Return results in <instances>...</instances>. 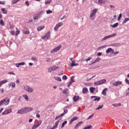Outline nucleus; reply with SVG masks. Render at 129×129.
<instances>
[{"label":"nucleus","instance_id":"obj_52","mask_svg":"<svg viewBox=\"0 0 129 129\" xmlns=\"http://www.w3.org/2000/svg\"><path fill=\"white\" fill-rule=\"evenodd\" d=\"M6 110L7 111L8 113H11V112H12V108L8 109Z\"/></svg>","mask_w":129,"mask_h":129},{"label":"nucleus","instance_id":"obj_60","mask_svg":"<svg viewBox=\"0 0 129 129\" xmlns=\"http://www.w3.org/2000/svg\"><path fill=\"white\" fill-rule=\"evenodd\" d=\"M125 83L129 85V80L127 79H125Z\"/></svg>","mask_w":129,"mask_h":129},{"label":"nucleus","instance_id":"obj_20","mask_svg":"<svg viewBox=\"0 0 129 129\" xmlns=\"http://www.w3.org/2000/svg\"><path fill=\"white\" fill-rule=\"evenodd\" d=\"M66 124H67V121L65 120L62 123L61 125L60 126L61 128H63L65 126V125Z\"/></svg>","mask_w":129,"mask_h":129},{"label":"nucleus","instance_id":"obj_37","mask_svg":"<svg viewBox=\"0 0 129 129\" xmlns=\"http://www.w3.org/2000/svg\"><path fill=\"white\" fill-rule=\"evenodd\" d=\"M75 77H74V76H73L71 77V82L73 83V82H75V81H74V78H75Z\"/></svg>","mask_w":129,"mask_h":129},{"label":"nucleus","instance_id":"obj_32","mask_svg":"<svg viewBox=\"0 0 129 129\" xmlns=\"http://www.w3.org/2000/svg\"><path fill=\"white\" fill-rule=\"evenodd\" d=\"M51 70L52 71H55V70H57V69H58V67H52L51 68Z\"/></svg>","mask_w":129,"mask_h":129},{"label":"nucleus","instance_id":"obj_16","mask_svg":"<svg viewBox=\"0 0 129 129\" xmlns=\"http://www.w3.org/2000/svg\"><path fill=\"white\" fill-rule=\"evenodd\" d=\"M62 93H63V94H67V95H68V94H69V89H64L62 91Z\"/></svg>","mask_w":129,"mask_h":129},{"label":"nucleus","instance_id":"obj_61","mask_svg":"<svg viewBox=\"0 0 129 129\" xmlns=\"http://www.w3.org/2000/svg\"><path fill=\"white\" fill-rule=\"evenodd\" d=\"M72 82L70 81L69 83V84H68V87H70V85H71V84H72Z\"/></svg>","mask_w":129,"mask_h":129},{"label":"nucleus","instance_id":"obj_59","mask_svg":"<svg viewBox=\"0 0 129 129\" xmlns=\"http://www.w3.org/2000/svg\"><path fill=\"white\" fill-rule=\"evenodd\" d=\"M63 113H64V114H66V113H68V110H67V109H64V110H63Z\"/></svg>","mask_w":129,"mask_h":129},{"label":"nucleus","instance_id":"obj_26","mask_svg":"<svg viewBox=\"0 0 129 129\" xmlns=\"http://www.w3.org/2000/svg\"><path fill=\"white\" fill-rule=\"evenodd\" d=\"M21 0H13L12 2V5H16V4H17V3H19V2H20Z\"/></svg>","mask_w":129,"mask_h":129},{"label":"nucleus","instance_id":"obj_4","mask_svg":"<svg viewBox=\"0 0 129 129\" xmlns=\"http://www.w3.org/2000/svg\"><path fill=\"white\" fill-rule=\"evenodd\" d=\"M24 110L25 113H28V112H30V111H32L33 110V108L31 107H26L23 108Z\"/></svg>","mask_w":129,"mask_h":129},{"label":"nucleus","instance_id":"obj_6","mask_svg":"<svg viewBox=\"0 0 129 129\" xmlns=\"http://www.w3.org/2000/svg\"><path fill=\"white\" fill-rule=\"evenodd\" d=\"M61 45H59L58 46L55 47L53 48L52 50L50 51V53H52V54L55 53V52H57V51H59L60 48H61Z\"/></svg>","mask_w":129,"mask_h":129},{"label":"nucleus","instance_id":"obj_22","mask_svg":"<svg viewBox=\"0 0 129 129\" xmlns=\"http://www.w3.org/2000/svg\"><path fill=\"white\" fill-rule=\"evenodd\" d=\"M99 82H100V85L103 84L105 83V82H106V80L102 79V80L99 81Z\"/></svg>","mask_w":129,"mask_h":129},{"label":"nucleus","instance_id":"obj_43","mask_svg":"<svg viewBox=\"0 0 129 129\" xmlns=\"http://www.w3.org/2000/svg\"><path fill=\"white\" fill-rule=\"evenodd\" d=\"M94 84L95 85H100V83L99 81H97V82H95L94 83Z\"/></svg>","mask_w":129,"mask_h":129},{"label":"nucleus","instance_id":"obj_19","mask_svg":"<svg viewBox=\"0 0 129 129\" xmlns=\"http://www.w3.org/2000/svg\"><path fill=\"white\" fill-rule=\"evenodd\" d=\"M21 65H25V62L16 63V67L19 68L20 67V66H21Z\"/></svg>","mask_w":129,"mask_h":129},{"label":"nucleus","instance_id":"obj_9","mask_svg":"<svg viewBox=\"0 0 129 129\" xmlns=\"http://www.w3.org/2000/svg\"><path fill=\"white\" fill-rule=\"evenodd\" d=\"M17 114H24L25 113V110H24V108H22L20 110H19L17 112Z\"/></svg>","mask_w":129,"mask_h":129},{"label":"nucleus","instance_id":"obj_45","mask_svg":"<svg viewBox=\"0 0 129 129\" xmlns=\"http://www.w3.org/2000/svg\"><path fill=\"white\" fill-rule=\"evenodd\" d=\"M121 17H122V14H120L119 15V16H118L117 20H118V21H119V20H120V19H121Z\"/></svg>","mask_w":129,"mask_h":129},{"label":"nucleus","instance_id":"obj_34","mask_svg":"<svg viewBox=\"0 0 129 129\" xmlns=\"http://www.w3.org/2000/svg\"><path fill=\"white\" fill-rule=\"evenodd\" d=\"M61 119H59L57 121H56L55 122V126H58V123H59V122H60V120H61Z\"/></svg>","mask_w":129,"mask_h":129},{"label":"nucleus","instance_id":"obj_33","mask_svg":"<svg viewBox=\"0 0 129 129\" xmlns=\"http://www.w3.org/2000/svg\"><path fill=\"white\" fill-rule=\"evenodd\" d=\"M100 100V97L96 96V98L94 99V101H99Z\"/></svg>","mask_w":129,"mask_h":129},{"label":"nucleus","instance_id":"obj_29","mask_svg":"<svg viewBox=\"0 0 129 129\" xmlns=\"http://www.w3.org/2000/svg\"><path fill=\"white\" fill-rule=\"evenodd\" d=\"M41 123H42V120H40L39 121H38L37 123L36 124V127H38V126H40V125H41Z\"/></svg>","mask_w":129,"mask_h":129},{"label":"nucleus","instance_id":"obj_46","mask_svg":"<svg viewBox=\"0 0 129 129\" xmlns=\"http://www.w3.org/2000/svg\"><path fill=\"white\" fill-rule=\"evenodd\" d=\"M8 114H9V113H8V111H7V110H6L2 113V115H5Z\"/></svg>","mask_w":129,"mask_h":129},{"label":"nucleus","instance_id":"obj_3","mask_svg":"<svg viewBox=\"0 0 129 129\" xmlns=\"http://www.w3.org/2000/svg\"><path fill=\"white\" fill-rule=\"evenodd\" d=\"M115 36H116V33H113V34H111L110 35H107L106 36H105L102 39V41H105V40H107V39H109V38H111L112 37H115Z\"/></svg>","mask_w":129,"mask_h":129},{"label":"nucleus","instance_id":"obj_23","mask_svg":"<svg viewBox=\"0 0 129 129\" xmlns=\"http://www.w3.org/2000/svg\"><path fill=\"white\" fill-rule=\"evenodd\" d=\"M54 79H55V80H56L57 81H58L59 82H60V81H62V80H61V78L59 77H54Z\"/></svg>","mask_w":129,"mask_h":129},{"label":"nucleus","instance_id":"obj_25","mask_svg":"<svg viewBox=\"0 0 129 129\" xmlns=\"http://www.w3.org/2000/svg\"><path fill=\"white\" fill-rule=\"evenodd\" d=\"M120 45L119 43H112L111 44V46H113V47H118Z\"/></svg>","mask_w":129,"mask_h":129},{"label":"nucleus","instance_id":"obj_55","mask_svg":"<svg viewBox=\"0 0 129 129\" xmlns=\"http://www.w3.org/2000/svg\"><path fill=\"white\" fill-rule=\"evenodd\" d=\"M31 60H33V61H36L37 60V57H32Z\"/></svg>","mask_w":129,"mask_h":129},{"label":"nucleus","instance_id":"obj_21","mask_svg":"<svg viewBox=\"0 0 129 129\" xmlns=\"http://www.w3.org/2000/svg\"><path fill=\"white\" fill-rule=\"evenodd\" d=\"M107 90V88H104L102 92V94H103V95H104L105 96L106 95V92H105V91H106Z\"/></svg>","mask_w":129,"mask_h":129},{"label":"nucleus","instance_id":"obj_7","mask_svg":"<svg viewBox=\"0 0 129 129\" xmlns=\"http://www.w3.org/2000/svg\"><path fill=\"white\" fill-rule=\"evenodd\" d=\"M63 25V23L62 22H59L58 24H57L56 26L54 27V31H57L61 26Z\"/></svg>","mask_w":129,"mask_h":129},{"label":"nucleus","instance_id":"obj_51","mask_svg":"<svg viewBox=\"0 0 129 129\" xmlns=\"http://www.w3.org/2000/svg\"><path fill=\"white\" fill-rule=\"evenodd\" d=\"M37 126V124H34L33 126L32 127L31 129H35V128H37V127H36Z\"/></svg>","mask_w":129,"mask_h":129},{"label":"nucleus","instance_id":"obj_36","mask_svg":"<svg viewBox=\"0 0 129 129\" xmlns=\"http://www.w3.org/2000/svg\"><path fill=\"white\" fill-rule=\"evenodd\" d=\"M129 21L128 18H126L124 19V21L122 22V24H125L126 22H128Z\"/></svg>","mask_w":129,"mask_h":129},{"label":"nucleus","instance_id":"obj_44","mask_svg":"<svg viewBox=\"0 0 129 129\" xmlns=\"http://www.w3.org/2000/svg\"><path fill=\"white\" fill-rule=\"evenodd\" d=\"M9 103H10V99H8L7 100V101H6V102L5 103V105H8V104H9Z\"/></svg>","mask_w":129,"mask_h":129},{"label":"nucleus","instance_id":"obj_35","mask_svg":"<svg viewBox=\"0 0 129 129\" xmlns=\"http://www.w3.org/2000/svg\"><path fill=\"white\" fill-rule=\"evenodd\" d=\"M0 25L2 26H5V22L3 19H0Z\"/></svg>","mask_w":129,"mask_h":129},{"label":"nucleus","instance_id":"obj_10","mask_svg":"<svg viewBox=\"0 0 129 129\" xmlns=\"http://www.w3.org/2000/svg\"><path fill=\"white\" fill-rule=\"evenodd\" d=\"M23 33L25 35H29V34H30V31H29V29H28V28H25L23 30Z\"/></svg>","mask_w":129,"mask_h":129},{"label":"nucleus","instance_id":"obj_18","mask_svg":"<svg viewBox=\"0 0 129 129\" xmlns=\"http://www.w3.org/2000/svg\"><path fill=\"white\" fill-rule=\"evenodd\" d=\"M40 13H38L37 15L33 17L34 20H39L40 19Z\"/></svg>","mask_w":129,"mask_h":129},{"label":"nucleus","instance_id":"obj_28","mask_svg":"<svg viewBox=\"0 0 129 129\" xmlns=\"http://www.w3.org/2000/svg\"><path fill=\"white\" fill-rule=\"evenodd\" d=\"M117 26H118V22L114 24L111 25L112 28H116V27H117Z\"/></svg>","mask_w":129,"mask_h":129},{"label":"nucleus","instance_id":"obj_62","mask_svg":"<svg viewBox=\"0 0 129 129\" xmlns=\"http://www.w3.org/2000/svg\"><path fill=\"white\" fill-rule=\"evenodd\" d=\"M63 74H64V72L63 71H61L60 73L59 74H58V75H63Z\"/></svg>","mask_w":129,"mask_h":129},{"label":"nucleus","instance_id":"obj_12","mask_svg":"<svg viewBox=\"0 0 129 129\" xmlns=\"http://www.w3.org/2000/svg\"><path fill=\"white\" fill-rule=\"evenodd\" d=\"M101 60V58L99 57H97L94 61H93L90 65H93V64H95V63L97 62H99Z\"/></svg>","mask_w":129,"mask_h":129},{"label":"nucleus","instance_id":"obj_53","mask_svg":"<svg viewBox=\"0 0 129 129\" xmlns=\"http://www.w3.org/2000/svg\"><path fill=\"white\" fill-rule=\"evenodd\" d=\"M46 62H50L51 61V58L46 57L45 58Z\"/></svg>","mask_w":129,"mask_h":129},{"label":"nucleus","instance_id":"obj_11","mask_svg":"<svg viewBox=\"0 0 129 129\" xmlns=\"http://www.w3.org/2000/svg\"><path fill=\"white\" fill-rule=\"evenodd\" d=\"M110 52H111L112 53H113V52H114V50L111 48V47H110L106 50V53H110Z\"/></svg>","mask_w":129,"mask_h":129},{"label":"nucleus","instance_id":"obj_13","mask_svg":"<svg viewBox=\"0 0 129 129\" xmlns=\"http://www.w3.org/2000/svg\"><path fill=\"white\" fill-rule=\"evenodd\" d=\"M79 98H80L79 96H74L73 98V99L75 102H76V101H78V100H79Z\"/></svg>","mask_w":129,"mask_h":129},{"label":"nucleus","instance_id":"obj_24","mask_svg":"<svg viewBox=\"0 0 129 129\" xmlns=\"http://www.w3.org/2000/svg\"><path fill=\"white\" fill-rule=\"evenodd\" d=\"M94 90H95V88L94 87H90V91L91 93H94Z\"/></svg>","mask_w":129,"mask_h":129},{"label":"nucleus","instance_id":"obj_47","mask_svg":"<svg viewBox=\"0 0 129 129\" xmlns=\"http://www.w3.org/2000/svg\"><path fill=\"white\" fill-rule=\"evenodd\" d=\"M11 86L14 88L16 87V83L11 82Z\"/></svg>","mask_w":129,"mask_h":129},{"label":"nucleus","instance_id":"obj_8","mask_svg":"<svg viewBox=\"0 0 129 129\" xmlns=\"http://www.w3.org/2000/svg\"><path fill=\"white\" fill-rule=\"evenodd\" d=\"M122 84V82L121 81H116L113 83V86H118V85H121Z\"/></svg>","mask_w":129,"mask_h":129},{"label":"nucleus","instance_id":"obj_42","mask_svg":"<svg viewBox=\"0 0 129 129\" xmlns=\"http://www.w3.org/2000/svg\"><path fill=\"white\" fill-rule=\"evenodd\" d=\"M52 10H48L46 11V14L47 15H49V14H52Z\"/></svg>","mask_w":129,"mask_h":129},{"label":"nucleus","instance_id":"obj_41","mask_svg":"<svg viewBox=\"0 0 129 129\" xmlns=\"http://www.w3.org/2000/svg\"><path fill=\"white\" fill-rule=\"evenodd\" d=\"M98 3L100 4H105V0H98Z\"/></svg>","mask_w":129,"mask_h":129},{"label":"nucleus","instance_id":"obj_1","mask_svg":"<svg viewBox=\"0 0 129 129\" xmlns=\"http://www.w3.org/2000/svg\"><path fill=\"white\" fill-rule=\"evenodd\" d=\"M96 13H97V9H95L91 11L90 15V19L91 20H92V21L95 20V17H94V16L95 15V14H96Z\"/></svg>","mask_w":129,"mask_h":129},{"label":"nucleus","instance_id":"obj_56","mask_svg":"<svg viewBox=\"0 0 129 129\" xmlns=\"http://www.w3.org/2000/svg\"><path fill=\"white\" fill-rule=\"evenodd\" d=\"M91 59H92V57H88V58H86V61H90V60H91Z\"/></svg>","mask_w":129,"mask_h":129},{"label":"nucleus","instance_id":"obj_15","mask_svg":"<svg viewBox=\"0 0 129 129\" xmlns=\"http://www.w3.org/2000/svg\"><path fill=\"white\" fill-rule=\"evenodd\" d=\"M82 123H83V121H81L80 122H79L75 126L74 128L75 129H77L78 128V126H80V125H81V124H82Z\"/></svg>","mask_w":129,"mask_h":129},{"label":"nucleus","instance_id":"obj_30","mask_svg":"<svg viewBox=\"0 0 129 129\" xmlns=\"http://www.w3.org/2000/svg\"><path fill=\"white\" fill-rule=\"evenodd\" d=\"M103 107V105H101L98 106L97 108L95 109V110H99V109H101Z\"/></svg>","mask_w":129,"mask_h":129},{"label":"nucleus","instance_id":"obj_50","mask_svg":"<svg viewBox=\"0 0 129 129\" xmlns=\"http://www.w3.org/2000/svg\"><path fill=\"white\" fill-rule=\"evenodd\" d=\"M52 1L51 0L47 1V2H45V5H48V4H51Z\"/></svg>","mask_w":129,"mask_h":129},{"label":"nucleus","instance_id":"obj_14","mask_svg":"<svg viewBox=\"0 0 129 129\" xmlns=\"http://www.w3.org/2000/svg\"><path fill=\"white\" fill-rule=\"evenodd\" d=\"M82 92L83 94H86V93H88V89H87L86 87L83 88Z\"/></svg>","mask_w":129,"mask_h":129},{"label":"nucleus","instance_id":"obj_5","mask_svg":"<svg viewBox=\"0 0 129 129\" xmlns=\"http://www.w3.org/2000/svg\"><path fill=\"white\" fill-rule=\"evenodd\" d=\"M49 38H50V31L46 33L45 35L42 37V39L45 40V41H47Z\"/></svg>","mask_w":129,"mask_h":129},{"label":"nucleus","instance_id":"obj_39","mask_svg":"<svg viewBox=\"0 0 129 129\" xmlns=\"http://www.w3.org/2000/svg\"><path fill=\"white\" fill-rule=\"evenodd\" d=\"M23 97H24L25 99L27 101L29 100V97H28V95H23Z\"/></svg>","mask_w":129,"mask_h":129},{"label":"nucleus","instance_id":"obj_38","mask_svg":"<svg viewBox=\"0 0 129 129\" xmlns=\"http://www.w3.org/2000/svg\"><path fill=\"white\" fill-rule=\"evenodd\" d=\"M45 28V26H41L37 28V30L38 31H41V30H43Z\"/></svg>","mask_w":129,"mask_h":129},{"label":"nucleus","instance_id":"obj_49","mask_svg":"<svg viewBox=\"0 0 129 129\" xmlns=\"http://www.w3.org/2000/svg\"><path fill=\"white\" fill-rule=\"evenodd\" d=\"M78 118V117L76 116H74V117H73L72 118V119L73 120V121H74V120H77V119Z\"/></svg>","mask_w":129,"mask_h":129},{"label":"nucleus","instance_id":"obj_31","mask_svg":"<svg viewBox=\"0 0 129 129\" xmlns=\"http://www.w3.org/2000/svg\"><path fill=\"white\" fill-rule=\"evenodd\" d=\"M2 12H3V14H7L8 13V11L6 10L5 8L2 9Z\"/></svg>","mask_w":129,"mask_h":129},{"label":"nucleus","instance_id":"obj_58","mask_svg":"<svg viewBox=\"0 0 129 129\" xmlns=\"http://www.w3.org/2000/svg\"><path fill=\"white\" fill-rule=\"evenodd\" d=\"M8 74H11L12 75H16V74L14 73V72H10L8 73Z\"/></svg>","mask_w":129,"mask_h":129},{"label":"nucleus","instance_id":"obj_54","mask_svg":"<svg viewBox=\"0 0 129 129\" xmlns=\"http://www.w3.org/2000/svg\"><path fill=\"white\" fill-rule=\"evenodd\" d=\"M62 79L63 80H67V76L66 75H64L62 76Z\"/></svg>","mask_w":129,"mask_h":129},{"label":"nucleus","instance_id":"obj_27","mask_svg":"<svg viewBox=\"0 0 129 129\" xmlns=\"http://www.w3.org/2000/svg\"><path fill=\"white\" fill-rule=\"evenodd\" d=\"M7 101V100L6 99H4L0 101V106L1 105H3L4 103H5Z\"/></svg>","mask_w":129,"mask_h":129},{"label":"nucleus","instance_id":"obj_17","mask_svg":"<svg viewBox=\"0 0 129 129\" xmlns=\"http://www.w3.org/2000/svg\"><path fill=\"white\" fill-rule=\"evenodd\" d=\"M8 82V80H4L3 81H0V87L3 85V84H5V83H7Z\"/></svg>","mask_w":129,"mask_h":129},{"label":"nucleus","instance_id":"obj_2","mask_svg":"<svg viewBox=\"0 0 129 129\" xmlns=\"http://www.w3.org/2000/svg\"><path fill=\"white\" fill-rule=\"evenodd\" d=\"M24 90L27 91V92H34V89L31 88L29 86H25L24 88Z\"/></svg>","mask_w":129,"mask_h":129},{"label":"nucleus","instance_id":"obj_63","mask_svg":"<svg viewBox=\"0 0 129 129\" xmlns=\"http://www.w3.org/2000/svg\"><path fill=\"white\" fill-rule=\"evenodd\" d=\"M93 114H92V115H90L88 117V118H87V119H90L92 117V116H93Z\"/></svg>","mask_w":129,"mask_h":129},{"label":"nucleus","instance_id":"obj_57","mask_svg":"<svg viewBox=\"0 0 129 129\" xmlns=\"http://www.w3.org/2000/svg\"><path fill=\"white\" fill-rule=\"evenodd\" d=\"M25 5H26V6L27 7H29V6H30V4L29 3V1H26Z\"/></svg>","mask_w":129,"mask_h":129},{"label":"nucleus","instance_id":"obj_64","mask_svg":"<svg viewBox=\"0 0 129 129\" xmlns=\"http://www.w3.org/2000/svg\"><path fill=\"white\" fill-rule=\"evenodd\" d=\"M102 55V53L101 52H98L97 54V56H101Z\"/></svg>","mask_w":129,"mask_h":129},{"label":"nucleus","instance_id":"obj_48","mask_svg":"<svg viewBox=\"0 0 129 129\" xmlns=\"http://www.w3.org/2000/svg\"><path fill=\"white\" fill-rule=\"evenodd\" d=\"M19 34H20V30L16 31L15 32V36L17 37Z\"/></svg>","mask_w":129,"mask_h":129},{"label":"nucleus","instance_id":"obj_40","mask_svg":"<svg viewBox=\"0 0 129 129\" xmlns=\"http://www.w3.org/2000/svg\"><path fill=\"white\" fill-rule=\"evenodd\" d=\"M85 128H86V129L92 128V125H87V126H85Z\"/></svg>","mask_w":129,"mask_h":129}]
</instances>
